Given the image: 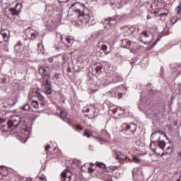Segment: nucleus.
Listing matches in <instances>:
<instances>
[{"instance_id": "f257e3e1", "label": "nucleus", "mask_w": 181, "mask_h": 181, "mask_svg": "<svg viewBox=\"0 0 181 181\" xmlns=\"http://www.w3.org/2000/svg\"><path fill=\"white\" fill-rule=\"evenodd\" d=\"M93 71H95L98 74L99 80H101L102 84L107 86V84H111V83H118L124 80L122 76L117 72L112 71L110 74H106L103 69V65L100 63H96L92 67Z\"/></svg>"}, {"instance_id": "f03ea898", "label": "nucleus", "mask_w": 181, "mask_h": 181, "mask_svg": "<svg viewBox=\"0 0 181 181\" xmlns=\"http://www.w3.org/2000/svg\"><path fill=\"white\" fill-rule=\"evenodd\" d=\"M71 9H72L74 12L78 13V19L81 22V23H88L90 22V16L88 14H86V6L81 3H74L71 6Z\"/></svg>"}, {"instance_id": "7ed1b4c3", "label": "nucleus", "mask_w": 181, "mask_h": 181, "mask_svg": "<svg viewBox=\"0 0 181 181\" xmlns=\"http://www.w3.org/2000/svg\"><path fill=\"white\" fill-rule=\"evenodd\" d=\"M16 6H18V4H16L15 7H7L6 8V16L7 18L11 19V21H13L16 23H18V20L19 19V11L16 10Z\"/></svg>"}, {"instance_id": "20e7f679", "label": "nucleus", "mask_w": 181, "mask_h": 181, "mask_svg": "<svg viewBox=\"0 0 181 181\" xmlns=\"http://www.w3.org/2000/svg\"><path fill=\"white\" fill-rule=\"evenodd\" d=\"M23 124L25 122L22 121L19 116H13L8 122V128H22Z\"/></svg>"}, {"instance_id": "39448f33", "label": "nucleus", "mask_w": 181, "mask_h": 181, "mask_svg": "<svg viewBox=\"0 0 181 181\" xmlns=\"http://www.w3.org/2000/svg\"><path fill=\"white\" fill-rule=\"evenodd\" d=\"M163 136L164 138H166L167 139H169L168 136H166V133L163 131H156L151 134V141L153 142H162L164 141L163 139H161V137Z\"/></svg>"}, {"instance_id": "423d86ee", "label": "nucleus", "mask_w": 181, "mask_h": 181, "mask_svg": "<svg viewBox=\"0 0 181 181\" xmlns=\"http://www.w3.org/2000/svg\"><path fill=\"white\" fill-rule=\"evenodd\" d=\"M124 36L126 37H129V36H132L133 37H136V35H139V28L132 25L129 27H126L124 28Z\"/></svg>"}, {"instance_id": "0eeeda50", "label": "nucleus", "mask_w": 181, "mask_h": 181, "mask_svg": "<svg viewBox=\"0 0 181 181\" xmlns=\"http://www.w3.org/2000/svg\"><path fill=\"white\" fill-rule=\"evenodd\" d=\"M136 44L135 42L132 43L131 40L128 39L122 40L121 47L124 49H131V50H136Z\"/></svg>"}, {"instance_id": "6e6552de", "label": "nucleus", "mask_w": 181, "mask_h": 181, "mask_svg": "<svg viewBox=\"0 0 181 181\" xmlns=\"http://www.w3.org/2000/svg\"><path fill=\"white\" fill-rule=\"evenodd\" d=\"M25 35L30 39V40H35L37 36H39V33L37 31L33 30L32 28H28L25 31Z\"/></svg>"}, {"instance_id": "1a4fd4ad", "label": "nucleus", "mask_w": 181, "mask_h": 181, "mask_svg": "<svg viewBox=\"0 0 181 181\" xmlns=\"http://www.w3.org/2000/svg\"><path fill=\"white\" fill-rule=\"evenodd\" d=\"M166 143L165 141H151L150 148L153 152H156V148L158 147L160 149H165Z\"/></svg>"}, {"instance_id": "9d476101", "label": "nucleus", "mask_w": 181, "mask_h": 181, "mask_svg": "<svg viewBox=\"0 0 181 181\" xmlns=\"http://www.w3.org/2000/svg\"><path fill=\"white\" fill-rule=\"evenodd\" d=\"M61 40L67 47H71L74 43V40L69 35H62Z\"/></svg>"}, {"instance_id": "9b49d317", "label": "nucleus", "mask_w": 181, "mask_h": 181, "mask_svg": "<svg viewBox=\"0 0 181 181\" xmlns=\"http://www.w3.org/2000/svg\"><path fill=\"white\" fill-rule=\"evenodd\" d=\"M30 134V132L27 130L26 129H21V134L18 136V139L21 142H23L24 144L29 139V135Z\"/></svg>"}, {"instance_id": "f8f14e48", "label": "nucleus", "mask_w": 181, "mask_h": 181, "mask_svg": "<svg viewBox=\"0 0 181 181\" xmlns=\"http://www.w3.org/2000/svg\"><path fill=\"white\" fill-rule=\"evenodd\" d=\"M150 33L148 31H143L139 37V42H141L144 45H148V43H151V41L148 40V37H149Z\"/></svg>"}, {"instance_id": "ddd939ff", "label": "nucleus", "mask_w": 181, "mask_h": 181, "mask_svg": "<svg viewBox=\"0 0 181 181\" xmlns=\"http://www.w3.org/2000/svg\"><path fill=\"white\" fill-rule=\"evenodd\" d=\"M83 111H85V112H89V118H95L97 115H98V114L95 113L97 110L93 105L89 106L88 107H85Z\"/></svg>"}, {"instance_id": "4468645a", "label": "nucleus", "mask_w": 181, "mask_h": 181, "mask_svg": "<svg viewBox=\"0 0 181 181\" xmlns=\"http://www.w3.org/2000/svg\"><path fill=\"white\" fill-rule=\"evenodd\" d=\"M9 30H1L0 33V43H2L3 42H8V40H9Z\"/></svg>"}, {"instance_id": "2eb2a0df", "label": "nucleus", "mask_w": 181, "mask_h": 181, "mask_svg": "<svg viewBox=\"0 0 181 181\" xmlns=\"http://www.w3.org/2000/svg\"><path fill=\"white\" fill-rule=\"evenodd\" d=\"M62 181H71V172H70V170H64L62 174Z\"/></svg>"}, {"instance_id": "dca6fc26", "label": "nucleus", "mask_w": 181, "mask_h": 181, "mask_svg": "<svg viewBox=\"0 0 181 181\" xmlns=\"http://www.w3.org/2000/svg\"><path fill=\"white\" fill-rule=\"evenodd\" d=\"M118 20V16H115L113 17H107V18H105L104 21H102L103 23H106L107 28L110 26V25H114L115 22Z\"/></svg>"}, {"instance_id": "f3484780", "label": "nucleus", "mask_w": 181, "mask_h": 181, "mask_svg": "<svg viewBox=\"0 0 181 181\" xmlns=\"http://www.w3.org/2000/svg\"><path fill=\"white\" fill-rule=\"evenodd\" d=\"M122 127L126 129V131H129L132 134H135L136 131V124L131 123L130 124H123Z\"/></svg>"}, {"instance_id": "a211bd4d", "label": "nucleus", "mask_w": 181, "mask_h": 181, "mask_svg": "<svg viewBox=\"0 0 181 181\" xmlns=\"http://www.w3.org/2000/svg\"><path fill=\"white\" fill-rule=\"evenodd\" d=\"M170 69H172L174 73H177V75L181 74V64L173 63L170 64Z\"/></svg>"}, {"instance_id": "6ab92c4d", "label": "nucleus", "mask_w": 181, "mask_h": 181, "mask_svg": "<svg viewBox=\"0 0 181 181\" xmlns=\"http://www.w3.org/2000/svg\"><path fill=\"white\" fill-rule=\"evenodd\" d=\"M8 169L6 168L1 166L0 167V180H4L5 177H8Z\"/></svg>"}, {"instance_id": "aec40b11", "label": "nucleus", "mask_w": 181, "mask_h": 181, "mask_svg": "<svg viewBox=\"0 0 181 181\" xmlns=\"http://www.w3.org/2000/svg\"><path fill=\"white\" fill-rule=\"evenodd\" d=\"M112 154L114 158H116V159L121 160L122 159V153L117 151V150H112Z\"/></svg>"}, {"instance_id": "412c9836", "label": "nucleus", "mask_w": 181, "mask_h": 181, "mask_svg": "<svg viewBox=\"0 0 181 181\" xmlns=\"http://www.w3.org/2000/svg\"><path fill=\"white\" fill-rule=\"evenodd\" d=\"M48 68L46 66H42L39 69L38 71L41 76H46Z\"/></svg>"}, {"instance_id": "4be33fe9", "label": "nucleus", "mask_w": 181, "mask_h": 181, "mask_svg": "<svg viewBox=\"0 0 181 181\" xmlns=\"http://www.w3.org/2000/svg\"><path fill=\"white\" fill-rule=\"evenodd\" d=\"M101 50H103L105 54H110V50H108V47L106 45H101Z\"/></svg>"}, {"instance_id": "5701e85b", "label": "nucleus", "mask_w": 181, "mask_h": 181, "mask_svg": "<svg viewBox=\"0 0 181 181\" xmlns=\"http://www.w3.org/2000/svg\"><path fill=\"white\" fill-rule=\"evenodd\" d=\"M170 153H172V148H170V146H168L167 147L165 151H164L161 154V156H163V155H170Z\"/></svg>"}, {"instance_id": "b1692460", "label": "nucleus", "mask_w": 181, "mask_h": 181, "mask_svg": "<svg viewBox=\"0 0 181 181\" xmlns=\"http://www.w3.org/2000/svg\"><path fill=\"white\" fill-rule=\"evenodd\" d=\"M45 91L46 94L50 95L52 94V86H45Z\"/></svg>"}, {"instance_id": "393cba45", "label": "nucleus", "mask_w": 181, "mask_h": 181, "mask_svg": "<svg viewBox=\"0 0 181 181\" xmlns=\"http://www.w3.org/2000/svg\"><path fill=\"white\" fill-rule=\"evenodd\" d=\"M95 165L98 166V168H100V169H105V164L104 163L100 162H96Z\"/></svg>"}, {"instance_id": "a878e982", "label": "nucleus", "mask_w": 181, "mask_h": 181, "mask_svg": "<svg viewBox=\"0 0 181 181\" xmlns=\"http://www.w3.org/2000/svg\"><path fill=\"white\" fill-rule=\"evenodd\" d=\"M35 95L36 97H37V98L40 100V101H43V100H45V96L41 95L40 93L36 92Z\"/></svg>"}, {"instance_id": "bb28decb", "label": "nucleus", "mask_w": 181, "mask_h": 181, "mask_svg": "<svg viewBox=\"0 0 181 181\" xmlns=\"http://www.w3.org/2000/svg\"><path fill=\"white\" fill-rule=\"evenodd\" d=\"M73 128L75 131H77L78 132H80V131H83V127L80 125H75L73 127Z\"/></svg>"}, {"instance_id": "cd10ccee", "label": "nucleus", "mask_w": 181, "mask_h": 181, "mask_svg": "<svg viewBox=\"0 0 181 181\" xmlns=\"http://www.w3.org/2000/svg\"><path fill=\"white\" fill-rule=\"evenodd\" d=\"M23 110L24 111H29L30 110V105H29V103H25L23 106Z\"/></svg>"}, {"instance_id": "c85d7f7f", "label": "nucleus", "mask_w": 181, "mask_h": 181, "mask_svg": "<svg viewBox=\"0 0 181 181\" xmlns=\"http://www.w3.org/2000/svg\"><path fill=\"white\" fill-rule=\"evenodd\" d=\"M61 59H62V62H64V63H66V62H67V60H69L67 54H64L63 55H62Z\"/></svg>"}, {"instance_id": "c756f323", "label": "nucleus", "mask_w": 181, "mask_h": 181, "mask_svg": "<svg viewBox=\"0 0 181 181\" xmlns=\"http://www.w3.org/2000/svg\"><path fill=\"white\" fill-rule=\"evenodd\" d=\"M102 135L103 136H105L106 138H110V133H108V132H107V130L103 129L102 131Z\"/></svg>"}, {"instance_id": "7c9ffc66", "label": "nucleus", "mask_w": 181, "mask_h": 181, "mask_svg": "<svg viewBox=\"0 0 181 181\" xmlns=\"http://www.w3.org/2000/svg\"><path fill=\"white\" fill-rule=\"evenodd\" d=\"M132 160L134 162V163H139L141 162V159H139L136 156H132Z\"/></svg>"}, {"instance_id": "2f4dec72", "label": "nucleus", "mask_w": 181, "mask_h": 181, "mask_svg": "<svg viewBox=\"0 0 181 181\" xmlns=\"http://www.w3.org/2000/svg\"><path fill=\"white\" fill-rule=\"evenodd\" d=\"M43 81H44V86H45V87H49L50 86V82L49 81L48 79H46V78H43Z\"/></svg>"}, {"instance_id": "473e14b6", "label": "nucleus", "mask_w": 181, "mask_h": 181, "mask_svg": "<svg viewBox=\"0 0 181 181\" xmlns=\"http://www.w3.org/2000/svg\"><path fill=\"white\" fill-rule=\"evenodd\" d=\"M175 12H176L177 15H181V6H177L175 8Z\"/></svg>"}, {"instance_id": "72a5a7b5", "label": "nucleus", "mask_w": 181, "mask_h": 181, "mask_svg": "<svg viewBox=\"0 0 181 181\" xmlns=\"http://www.w3.org/2000/svg\"><path fill=\"white\" fill-rule=\"evenodd\" d=\"M170 22L173 24L176 23V22H177V16H175L171 17Z\"/></svg>"}, {"instance_id": "f704fd0d", "label": "nucleus", "mask_w": 181, "mask_h": 181, "mask_svg": "<svg viewBox=\"0 0 181 181\" xmlns=\"http://www.w3.org/2000/svg\"><path fill=\"white\" fill-rule=\"evenodd\" d=\"M31 105L33 108H37V107H39V103H37V101H33Z\"/></svg>"}, {"instance_id": "c9c22d12", "label": "nucleus", "mask_w": 181, "mask_h": 181, "mask_svg": "<svg viewBox=\"0 0 181 181\" xmlns=\"http://www.w3.org/2000/svg\"><path fill=\"white\" fill-rule=\"evenodd\" d=\"M112 96L115 97L117 98V97H118V100L122 98V93H117H117H115V95H112Z\"/></svg>"}, {"instance_id": "e433bc0d", "label": "nucleus", "mask_w": 181, "mask_h": 181, "mask_svg": "<svg viewBox=\"0 0 181 181\" xmlns=\"http://www.w3.org/2000/svg\"><path fill=\"white\" fill-rule=\"evenodd\" d=\"M83 136H86L87 138H90L91 136V134L88 133V131L85 130L83 132Z\"/></svg>"}, {"instance_id": "4c0bfd02", "label": "nucleus", "mask_w": 181, "mask_h": 181, "mask_svg": "<svg viewBox=\"0 0 181 181\" xmlns=\"http://www.w3.org/2000/svg\"><path fill=\"white\" fill-rule=\"evenodd\" d=\"M122 2V0H114V2H112L113 5H119Z\"/></svg>"}, {"instance_id": "58836bf2", "label": "nucleus", "mask_w": 181, "mask_h": 181, "mask_svg": "<svg viewBox=\"0 0 181 181\" xmlns=\"http://www.w3.org/2000/svg\"><path fill=\"white\" fill-rule=\"evenodd\" d=\"M95 139H96L97 141H98L99 142H103V141H104V139H103V137L95 136Z\"/></svg>"}, {"instance_id": "ea45409f", "label": "nucleus", "mask_w": 181, "mask_h": 181, "mask_svg": "<svg viewBox=\"0 0 181 181\" xmlns=\"http://www.w3.org/2000/svg\"><path fill=\"white\" fill-rule=\"evenodd\" d=\"M169 14V12L167 13H161L160 14V18H163V16H168V15Z\"/></svg>"}, {"instance_id": "a19ab883", "label": "nucleus", "mask_w": 181, "mask_h": 181, "mask_svg": "<svg viewBox=\"0 0 181 181\" xmlns=\"http://www.w3.org/2000/svg\"><path fill=\"white\" fill-rule=\"evenodd\" d=\"M177 160H180V162H181V152H179L177 153Z\"/></svg>"}, {"instance_id": "79ce46f5", "label": "nucleus", "mask_w": 181, "mask_h": 181, "mask_svg": "<svg viewBox=\"0 0 181 181\" xmlns=\"http://www.w3.org/2000/svg\"><path fill=\"white\" fill-rule=\"evenodd\" d=\"M111 111H112L113 114H115V112H117V111H118V107H115L111 110Z\"/></svg>"}, {"instance_id": "37998d69", "label": "nucleus", "mask_w": 181, "mask_h": 181, "mask_svg": "<svg viewBox=\"0 0 181 181\" xmlns=\"http://www.w3.org/2000/svg\"><path fill=\"white\" fill-rule=\"evenodd\" d=\"M88 172L89 173H93V172H94V170H93V168H88Z\"/></svg>"}, {"instance_id": "c03bdc74", "label": "nucleus", "mask_w": 181, "mask_h": 181, "mask_svg": "<svg viewBox=\"0 0 181 181\" xmlns=\"http://www.w3.org/2000/svg\"><path fill=\"white\" fill-rule=\"evenodd\" d=\"M160 39H162V36H158L157 38V40L156 41V42L153 44L154 45H156V42L160 40Z\"/></svg>"}, {"instance_id": "a18cd8bd", "label": "nucleus", "mask_w": 181, "mask_h": 181, "mask_svg": "<svg viewBox=\"0 0 181 181\" xmlns=\"http://www.w3.org/2000/svg\"><path fill=\"white\" fill-rule=\"evenodd\" d=\"M16 46H22V42L21 41H18L17 45H16Z\"/></svg>"}, {"instance_id": "49530a36", "label": "nucleus", "mask_w": 181, "mask_h": 181, "mask_svg": "<svg viewBox=\"0 0 181 181\" xmlns=\"http://www.w3.org/2000/svg\"><path fill=\"white\" fill-rule=\"evenodd\" d=\"M49 149H50V146L49 145H47L45 146V151H49Z\"/></svg>"}, {"instance_id": "de8ad7c7", "label": "nucleus", "mask_w": 181, "mask_h": 181, "mask_svg": "<svg viewBox=\"0 0 181 181\" xmlns=\"http://www.w3.org/2000/svg\"><path fill=\"white\" fill-rule=\"evenodd\" d=\"M48 62L49 63H53V59L52 58L48 59Z\"/></svg>"}, {"instance_id": "09e8293b", "label": "nucleus", "mask_w": 181, "mask_h": 181, "mask_svg": "<svg viewBox=\"0 0 181 181\" xmlns=\"http://www.w3.org/2000/svg\"><path fill=\"white\" fill-rule=\"evenodd\" d=\"M4 117H2V113H0V121H2Z\"/></svg>"}, {"instance_id": "8fccbe9b", "label": "nucleus", "mask_w": 181, "mask_h": 181, "mask_svg": "<svg viewBox=\"0 0 181 181\" xmlns=\"http://www.w3.org/2000/svg\"><path fill=\"white\" fill-rule=\"evenodd\" d=\"M5 45H6V48H4V49L8 51V47H6V46H8V42H6Z\"/></svg>"}, {"instance_id": "3c124183", "label": "nucleus", "mask_w": 181, "mask_h": 181, "mask_svg": "<svg viewBox=\"0 0 181 181\" xmlns=\"http://www.w3.org/2000/svg\"><path fill=\"white\" fill-rule=\"evenodd\" d=\"M40 180H43V181H45V177H40Z\"/></svg>"}, {"instance_id": "603ef678", "label": "nucleus", "mask_w": 181, "mask_h": 181, "mask_svg": "<svg viewBox=\"0 0 181 181\" xmlns=\"http://www.w3.org/2000/svg\"><path fill=\"white\" fill-rule=\"evenodd\" d=\"M57 2H59V4H62V2H64V1L62 0H57Z\"/></svg>"}, {"instance_id": "864d4df0", "label": "nucleus", "mask_w": 181, "mask_h": 181, "mask_svg": "<svg viewBox=\"0 0 181 181\" xmlns=\"http://www.w3.org/2000/svg\"><path fill=\"white\" fill-rule=\"evenodd\" d=\"M168 0H161V1L163 2V4H165V2H166Z\"/></svg>"}, {"instance_id": "5fc2aeb1", "label": "nucleus", "mask_w": 181, "mask_h": 181, "mask_svg": "<svg viewBox=\"0 0 181 181\" xmlns=\"http://www.w3.org/2000/svg\"><path fill=\"white\" fill-rule=\"evenodd\" d=\"M180 93L181 94V86H180Z\"/></svg>"}, {"instance_id": "6e6d98bb", "label": "nucleus", "mask_w": 181, "mask_h": 181, "mask_svg": "<svg viewBox=\"0 0 181 181\" xmlns=\"http://www.w3.org/2000/svg\"><path fill=\"white\" fill-rule=\"evenodd\" d=\"M135 170H136V169H134V170H133V173H135Z\"/></svg>"}, {"instance_id": "4d7b16f0", "label": "nucleus", "mask_w": 181, "mask_h": 181, "mask_svg": "<svg viewBox=\"0 0 181 181\" xmlns=\"http://www.w3.org/2000/svg\"><path fill=\"white\" fill-rule=\"evenodd\" d=\"M177 181H180V178H178V179L177 180Z\"/></svg>"}, {"instance_id": "13d9d810", "label": "nucleus", "mask_w": 181, "mask_h": 181, "mask_svg": "<svg viewBox=\"0 0 181 181\" xmlns=\"http://www.w3.org/2000/svg\"><path fill=\"white\" fill-rule=\"evenodd\" d=\"M67 70H68L69 72H70V70L69 69Z\"/></svg>"}, {"instance_id": "bf43d9fd", "label": "nucleus", "mask_w": 181, "mask_h": 181, "mask_svg": "<svg viewBox=\"0 0 181 181\" xmlns=\"http://www.w3.org/2000/svg\"><path fill=\"white\" fill-rule=\"evenodd\" d=\"M60 114H63V112H60Z\"/></svg>"}, {"instance_id": "052dcab7", "label": "nucleus", "mask_w": 181, "mask_h": 181, "mask_svg": "<svg viewBox=\"0 0 181 181\" xmlns=\"http://www.w3.org/2000/svg\"><path fill=\"white\" fill-rule=\"evenodd\" d=\"M156 13H158V11H156Z\"/></svg>"}, {"instance_id": "680f3d73", "label": "nucleus", "mask_w": 181, "mask_h": 181, "mask_svg": "<svg viewBox=\"0 0 181 181\" xmlns=\"http://www.w3.org/2000/svg\"><path fill=\"white\" fill-rule=\"evenodd\" d=\"M157 180H155V181H156Z\"/></svg>"}]
</instances>
